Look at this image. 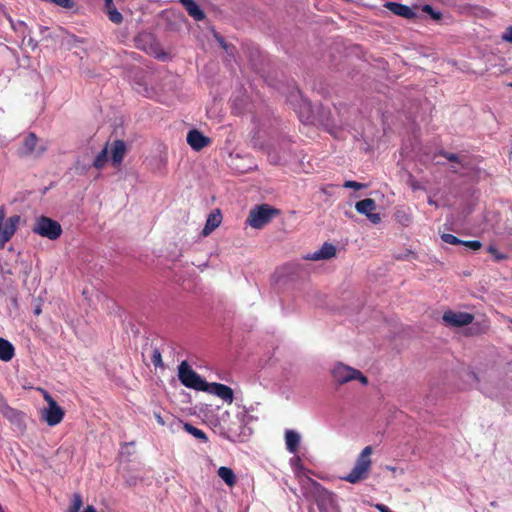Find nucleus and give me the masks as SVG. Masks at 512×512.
Here are the masks:
<instances>
[{
	"label": "nucleus",
	"mask_w": 512,
	"mask_h": 512,
	"mask_svg": "<svg viewBox=\"0 0 512 512\" xmlns=\"http://www.w3.org/2000/svg\"><path fill=\"white\" fill-rule=\"evenodd\" d=\"M5 209L0 207V245L4 246L14 235L20 216L14 215L5 220Z\"/></svg>",
	"instance_id": "nucleus-10"
},
{
	"label": "nucleus",
	"mask_w": 512,
	"mask_h": 512,
	"mask_svg": "<svg viewBox=\"0 0 512 512\" xmlns=\"http://www.w3.org/2000/svg\"><path fill=\"white\" fill-rule=\"evenodd\" d=\"M301 121H303V122H304V120H303L302 118H301ZM305 122H310V123H311V122H312V120L310 119V117H307V118L305 119Z\"/></svg>",
	"instance_id": "nucleus-49"
},
{
	"label": "nucleus",
	"mask_w": 512,
	"mask_h": 512,
	"mask_svg": "<svg viewBox=\"0 0 512 512\" xmlns=\"http://www.w3.org/2000/svg\"><path fill=\"white\" fill-rule=\"evenodd\" d=\"M300 440V435L297 432L290 430V454H297L298 452H300Z\"/></svg>",
	"instance_id": "nucleus-27"
},
{
	"label": "nucleus",
	"mask_w": 512,
	"mask_h": 512,
	"mask_svg": "<svg viewBox=\"0 0 512 512\" xmlns=\"http://www.w3.org/2000/svg\"><path fill=\"white\" fill-rule=\"evenodd\" d=\"M157 421H158V423H160L161 425H164V421H163V419L161 418V416H159V415L157 416Z\"/></svg>",
	"instance_id": "nucleus-45"
},
{
	"label": "nucleus",
	"mask_w": 512,
	"mask_h": 512,
	"mask_svg": "<svg viewBox=\"0 0 512 512\" xmlns=\"http://www.w3.org/2000/svg\"><path fill=\"white\" fill-rule=\"evenodd\" d=\"M511 322H512V320H511Z\"/></svg>",
	"instance_id": "nucleus-53"
},
{
	"label": "nucleus",
	"mask_w": 512,
	"mask_h": 512,
	"mask_svg": "<svg viewBox=\"0 0 512 512\" xmlns=\"http://www.w3.org/2000/svg\"><path fill=\"white\" fill-rule=\"evenodd\" d=\"M32 230L36 234L50 240H56L62 234L60 223L46 216L37 218Z\"/></svg>",
	"instance_id": "nucleus-6"
},
{
	"label": "nucleus",
	"mask_w": 512,
	"mask_h": 512,
	"mask_svg": "<svg viewBox=\"0 0 512 512\" xmlns=\"http://www.w3.org/2000/svg\"><path fill=\"white\" fill-rule=\"evenodd\" d=\"M290 98L294 96V93L292 91L289 92Z\"/></svg>",
	"instance_id": "nucleus-52"
},
{
	"label": "nucleus",
	"mask_w": 512,
	"mask_h": 512,
	"mask_svg": "<svg viewBox=\"0 0 512 512\" xmlns=\"http://www.w3.org/2000/svg\"><path fill=\"white\" fill-rule=\"evenodd\" d=\"M34 313L36 315L40 314L41 313V309L39 307H37L35 310H34Z\"/></svg>",
	"instance_id": "nucleus-48"
},
{
	"label": "nucleus",
	"mask_w": 512,
	"mask_h": 512,
	"mask_svg": "<svg viewBox=\"0 0 512 512\" xmlns=\"http://www.w3.org/2000/svg\"><path fill=\"white\" fill-rule=\"evenodd\" d=\"M83 504L82 497L80 494H74L72 503L67 512H79Z\"/></svg>",
	"instance_id": "nucleus-28"
},
{
	"label": "nucleus",
	"mask_w": 512,
	"mask_h": 512,
	"mask_svg": "<svg viewBox=\"0 0 512 512\" xmlns=\"http://www.w3.org/2000/svg\"><path fill=\"white\" fill-rule=\"evenodd\" d=\"M355 208L358 213L368 216L371 212L376 209V203L371 198H365L356 203Z\"/></svg>",
	"instance_id": "nucleus-21"
},
{
	"label": "nucleus",
	"mask_w": 512,
	"mask_h": 512,
	"mask_svg": "<svg viewBox=\"0 0 512 512\" xmlns=\"http://www.w3.org/2000/svg\"><path fill=\"white\" fill-rule=\"evenodd\" d=\"M306 463H312L306 449L302 452H298L297 454H293V457L290 459V466L295 477L298 479L300 486H302L303 478H311L309 474H311L312 471L305 467Z\"/></svg>",
	"instance_id": "nucleus-9"
},
{
	"label": "nucleus",
	"mask_w": 512,
	"mask_h": 512,
	"mask_svg": "<svg viewBox=\"0 0 512 512\" xmlns=\"http://www.w3.org/2000/svg\"><path fill=\"white\" fill-rule=\"evenodd\" d=\"M422 11L429 14L432 19L434 20H441L442 19V13L439 11H435L431 5H424L422 7Z\"/></svg>",
	"instance_id": "nucleus-30"
},
{
	"label": "nucleus",
	"mask_w": 512,
	"mask_h": 512,
	"mask_svg": "<svg viewBox=\"0 0 512 512\" xmlns=\"http://www.w3.org/2000/svg\"><path fill=\"white\" fill-rule=\"evenodd\" d=\"M301 491L303 496L314 501L321 512H327L334 506L335 495L312 478H303Z\"/></svg>",
	"instance_id": "nucleus-1"
},
{
	"label": "nucleus",
	"mask_w": 512,
	"mask_h": 512,
	"mask_svg": "<svg viewBox=\"0 0 512 512\" xmlns=\"http://www.w3.org/2000/svg\"><path fill=\"white\" fill-rule=\"evenodd\" d=\"M178 378L184 386L198 391H205L208 384L185 360L178 367Z\"/></svg>",
	"instance_id": "nucleus-5"
},
{
	"label": "nucleus",
	"mask_w": 512,
	"mask_h": 512,
	"mask_svg": "<svg viewBox=\"0 0 512 512\" xmlns=\"http://www.w3.org/2000/svg\"><path fill=\"white\" fill-rule=\"evenodd\" d=\"M184 430L191 434L192 436H194L195 438L203 441V442H207L208 441V438H207V435L205 434L204 431H202L201 429L193 426L192 424L190 423H185L184 424Z\"/></svg>",
	"instance_id": "nucleus-24"
},
{
	"label": "nucleus",
	"mask_w": 512,
	"mask_h": 512,
	"mask_svg": "<svg viewBox=\"0 0 512 512\" xmlns=\"http://www.w3.org/2000/svg\"><path fill=\"white\" fill-rule=\"evenodd\" d=\"M374 507L379 511V512H392L390 510V508L384 504H381V503H377L374 505Z\"/></svg>",
	"instance_id": "nucleus-41"
},
{
	"label": "nucleus",
	"mask_w": 512,
	"mask_h": 512,
	"mask_svg": "<svg viewBox=\"0 0 512 512\" xmlns=\"http://www.w3.org/2000/svg\"><path fill=\"white\" fill-rule=\"evenodd\" d=\"M218 42L223 47V49L229 54L233 55L235 48L232 45H228L222 37H217Z\"/></svg>",
	"instance_id": "nucleus-37"
},
{
	"label": "nucleus",
	"mask_w": 512,
	"mask_h": 512,
	"mask_svg": "<svg viewBox=\"0 0 512 512\" xmlns=\"http://www.w3.org/2000/svg\"><path fill=\"white\" fill-rule=\"evenodd\" d=\"M151 361H152V363H153V365H154L155 367H161V368H163V367H164L163 362H162L161 353H160V351H159V349H158V348H155V349L153 350V354H152V357H151Z\"/></svg>",
	"instance_id": "nucleus-32"
},
{
	"label": "nucleus",
	"mask_w": 512,
	"mask_h": 512,
	"mask_svg": "<svg viewBox=\"0 0 512 512\" xmlns=\"http://www.w3.org/2000/svg\"><path fill=\"white\" fill-rule=\"evenodd\" d=\"M373 453L372 446H366L358 455L355 465L346 476L342 479L351 484H356L366 480L372 466L371 455Z\"/></svg>",
	"instance_id": "nucleus-2"
},
{
	"label": "nucleus",
	"mask_w": 512,
	"mask_h": 512,
	"mask_svg": "<svg viewBox=\"0 0 512 512\" xmlns=\"http://www.w3.org/2000/svg\"><path fill=\"white\" fill-rule=\"evenodd\" d=\"M385 7L397 16H401L405 19L416 18V13L407 5L397 2H387Z\"/></svg>",
	"instance_id": "nucleus-16"
},
{
	"label": "nucleus",
	"mask_w": 512,
	"mask_h": 512,
	"mask_svg": "<svg viewBox=\"0 0 512 512\" xmlns=\"http://www.w3.org/2000/svg\"><path fill=\"white\" fill-rule=\"evenodd\" d=\"M43 396L47 407L42 410V418L49 426H55L62 421L64 411L48 392L43 391Z\"/></svg>",
	"instance_id": "nucleus-8"
},
{
	"label": "nucleus",
	"mask_w": 512,
	"mask_h": 512,
	"mask_svg": "<svg viewBox=\"0 0 512 512\" xmlns=\"http://www.w3.org/2000/svg\"><path fill=\"white\" fill-rule=\"evenodd\" d=\"M221 221H222L221 212L219 209H215L208 215L206 224L202 230V235L208 236L209 234H211L217 227H219V225L221 224Z\"/></svg>",
	"instance_id": "nucleus-18"
},
{
	"label": "nucleus",
	"mask_w": 512,
	"mask_h": 512,
	"mask_svg": "<svg viewBox=\"0 0 512 512\" xmlns=\"http://www.w3.org/2000/svg\"><path fill=\"white\" fill-rule=\"evenodd\" d=\"M488 328H489V326L487 324H485L483 329H482V332H485Z\"/></svg>",
	"instance_id": "nucleus-51"
},
{
	"label": "nucleus",
	"mask_w": 512,
	"mask_h": 512,
	"mask_svg": "<svg viewBox=\"0 0 512 512\" xmlns=\"http://www.w3.org/2000/svg\"><path fill=\"white\" fill-rule=\"evenodd\" d=\"M487 251L493 256L494 260L497 262L506 260L508 258L507 254L499 251L494 245H490Z\"/></svg>",
	"instance_id": "nucleus-29"
},
{
	"label": "nucleus",
	"mask_w": 512,
	"mask_h": 512,
	"mask_svg": "<svg viewBox=\"0 0 512 512\" xmlns=\"http://www.w3.org/2000/svg\"><path fill=\"white\" fill-rule=\"evenodd\" d=\"M443 321L452 327H463L471 324L474 320V315L467 312H455L448 310L443 314Z\"/></svg>",
	"instance_id": "nucleus-12"
},
{
	"label": "nucleus",
	"mask_w": 512,
	"mask_h": 512,
	"mask_svg": "<svg viewBox=\"0 0 512 512\" xmlns=\"http://www.w3.org/2000/svg\"><path fill=\"white\" fill-rule=\"evenodd\" d=\"M15 355V349L11 342L0 337V360L10 361Z\"/></svg>",
	"instance_id": "nucleus-20"
},
{
	"label": "nucleus",
	"mask_w": 512,
	"mask_h": 512,
	"mask_svg": "<svg viewBox=\"0 0 512 512\" xmlns=\"http://www.w3.org/2000/svg\"><path fill=\"white\" fill-rule=\"evenodd\" d=\"M461 245H463L473 251H477L482 247V243L478 240H469V241L462 240Z\"/></svg>",
	"instance_id": "nucleus-35"
},
{
	"label": "nucleus",
	"mask_w": 512,
	"mask_h": 512,
	"mask_svg": "<svg viewBox=\"0 0 512 512\" xmlns=\"http://www.w3.org/2000/svg\"><path fill=\"white\" fill-rule=\"evenodd\" d=\"M108 161V148L105 146L101 152L95 157L93 166L97 169H101L105 166Z\"/></svg>",
	"instance_id": "nucleus-26"
},
{
	"label": "nucleus",
	"mask_w": 512,
	"mask_h": 512,
	"mask_svg": "<svg viewBox=\"0 0 512 512\" xmlns=\"http://www.w3.org/2000/svg\"><path fill=\"white\" fill-rule=\"evenodd\" d=\"M440 154L442 156H444L450 162L458 163L460 161L457 154L449 153V152H441Z\"/></svg>",
	"instance_id": "nucleus-38"
},
{
	"label": "nucleus",
	"mask_w": 512,
	"mask_h": 512,
	"mask_svg": "<svg viewBox=\"0 0 512 512\" xmlns=\"http://www.w3.org/2000/svg\"><path fill=\"white\" fill-rule=\"evenodd\" d=\"M204 392L216 395L224 402L231 404L234 399L233 390L221 383H208Z\"/></svg>",
	"instance_id": "nucleus-13"
},
{
	"label": "nucleus",
	"mask_w": 512,
	"mask_h": 512,
	"mask_svg": "<svg viewBox=\"0 0 512 512\" xmlns=\"http://www.w3.org/2000/svg\"><path fill=\"white\" fill-rule=\"evenodd\" d=\"M28 46H30L33 50H35L38 47V42L34 40L32 37H29L27 40Z\"/></svg>",
	"instance_id": "nucleus-42"
},
{
	"label": "nucleus",
	"mask_w": 512,
	"mask_h": 512,
	"mask_svg": "<svg viewBox=\"0 0 512 512\" xmlns=\"http://www.w3.org/2000/svg\"><path fill=\"white\" fill-rule=\"evenodd\" d=\"M47 30V27L45 26H40V33L41 34H44V32Z\"/></svg>",
	"instance_id": "nucleus-46"
},
{
	"label": "nucleus",
	"mask_w": 512,
	"mask_h": 512,
	"mask_svg": "<svg viewBox=\"0 0 512 512\" xmlns=\"http://www.w3.org/2000/svg\"><path fill=\"white\" fill-rule=\"evenodd\" d=\"M180 3L185 7L188 14L196 21H201L205 18L204 12L200 9L198 4L194 0H179Z\"/></svg>",
	"instance_id": "nucleus-19"
},
{
	"label": "nucleus",
	"mask_w": 512,
	"mask_h": 512,
	"mask_svg": "<svg viewBox=\"0 0 512 512\" xmlns=\"http://www.w3.org/2000/svg\"><path fill=\"white\" fill-rule=\"evenodd\" d=\"M105 2L107 6H110L112 4V0H105Z\"/></svg>",
	"instance_id": "nucleus-50"
},
{
	"label": "nucleus",
	"mask_w": 512,
	"mask_h": 512,
	"mask_svg": "<svg viewBox=\"0 0 512 512\" xmlns=\"http://www.w3.org/2000/svg\"><path fill=\"white\" fill-rule=\"evenodd\" d=\"M186 140L189 146L195 151H200L211 143L210 138L206 137L197 129L190 130Z\"/></svg>",
	"instance_id": "nucleus-14"
},
{
	"label": "nucleus",
	"mask_w": 512,
	"mask_h": 512,
	"mask_svg": "<svg viewBox=\"0 0 512 512\" xmlns=\"http://www.w3.org/2000/svg\"><path fill=\"white\" fill-rule=\"evenodd\" d=\"M502 39L506 42L512 43V26L508 27L502 35Z\"/></svg>",
	"instance_id": "nucleus-39"
},
{
	"label": "nucleus",
	"mask_w": 512,
	"mask_h": 512,
	"mask_svg": "<svg viewBox=\"0 0 512 512\" xmlns=\"http://www.w3.org/2000/svg\"><path fill=\"white\" fill-rule=\"evenodd\" d=\"M428 203H429L430 205L437 206V203H436L435 201H433L432 199H429V200H428Z\"/></svg>",
	"instance_id": "nucleus-47"
},
{
	"label": "nucleus",
	"mask_w": 512,
	"mask_h": 512,
	"mask_svg": "<svg viewBox=\"0 0 512 512\" xmlns=\"http://www.w3.org/2000/svg\"><path fill=\"white\" fill-rule=\"evenodd\" d=\"M49 2L64 9H72L75 5L72 0H49Z\"/></svg>",
	"instance_id": "nucleus-34"
},
{
	"label": "nucleus",
	"mask_w": 512,
	"mask_h": 512,
	"mask_svg": "<svg viewBox=\"0 0 512 512\" xmlns=\"http://www.w3.org/2000/svg\"><path fill=\"white\" fill-rule=\"evenodd\" d=\"M343 187L344 188H352V189H355V190H360V189L365 187V184H362V183H359V182H356V181H352V180H348V181L344 182Z\"/></svg>",
	"instance_id": "nucleus-36"
},
{
	"label": "nucleus",
	"mask_w": 512,
	"mask_h": 512,
	"mask_svg": "<svg viewBox=\"0 0 512 512\" xmlns=\"http://www.w3.org/2000/svg\"><path fill=\"white\" fill-rule=\"evenodd\" d=\"M336 255V247L331 243H324L322 247L315 251L314 253L308 254L305 259L318 261V260H328L333 258Z\"/></svg>",
	"instance_id": "nucleus-15"
},
{
	"label": "nucleus",
	"mask_w": 512,
	"mask_h": 512,
	"mask_svg": "<svg viewBox=\"0 0 512 512\" xmlns=\"http://www.w3.org/2000/svg\"><path fill=\"white\" fill-rule=\"evenodd\" d=\"M367 218L374 224H377L380 222L381 220V217L378 213H373L371 212L370 214H368Z\"/></svg>",
	"instance_id": "nucleus-40"
},
{
	"label": "nucleus",
	"mask_w": 512,
	"mask_h": 512,
	"mask_svg": "<svg viewBox=\"0 0 512 512\" xmlns=\"http://www.w3.org/2000/svg\"><path fill=\"white\" fill-rule=\"evenodd\" d=\"M46 150V144L43 142L39 143L36 135L34 133H29L28 136L25 137L19 153L22 156L40 157Z\"/></svg>",
	"instance_id": "nucleus-11"
},
{
	"label": "nucleus",
	"mask_w": 512,
	"mask_h": 512,
	"mask_svg": "<svg viewBox=\"0 0 512 512\" xmlns=\"http://www.w3.org/2000/svg\"><path fill=\"white\" fill-rule=\"evenodd\" d=\"M332 375L335 381L338 382L339 384H345L352 380H358L363 385L368 384V378L364 376L361 373V371L354 369L350 366L344 365L342 363L335 365V367L332 370Z\"/></svg>",
	"instance_id": "nucleus-7"
},
{
	"label": "nucleus",
	"mask_w": 512,
	"mask_h": 512,
	"mask_svg": "<svg viewBox=\"0 0 512 512\" xmlns=\"http://www.w3.org/2000/svg\"><path fill=\"white\" fill-rule=\"evenodd\" d=\"M441 239L445 242V243H448V244H451V245H461L462 243V240L457 238L456 236L452 235V234H449V233H444L441 235Z\"/></svg>",
	"instance_id": "nucleus-31"
},
{
	"label": "nucleus",
	"mask_w": 512,
	"mask_h": 512,
	"mask_svg": "<svg viewBox=\"0 0 512 512\" xmlns=\"http://www.w3.org/2000/svg\"><path fill=\"white\" fill-rule=\"evenodd\" d=\"M82 512H97V511L93 506L88 505Z\"/></svg>",
	"instance_id": "nucleus-43"
},
{
	"label": "nucleus",
	"mask_w": 512,
	"mask_h": 512,
	"mask_svg": "<svg viewBox=\"0 0 512 512\" xmlns=\"http://www.w3.org/2000/svg\"><path fill=\"white\" fill-rule=\"evenodd\" d=\"M284 441L286 446L288 447V428L284 430Z\"/></svg>",
	"instance_id": "nucleus-44"
},
{
	"label": "nucleus",
	"mask_w": 512,
	"mask_h": 512,
	"mask_svg": "<svg viewBox=\"0 0 512 512\" xmlns=\"http://www.w3.org/2000/svg\"><path fill=\"white\" fill-rule=\"evenodd\" d=\"M126 144L122 140H115L111 145V161L115 167H118L125 156Z\"/></svg>",
	"instance_id": "nucleus-17"
},
{
	"label": "nucleus",
	"mask_w": 512,
	"mask_h": 512,
	"mask_svg": "<svg viewBox=\"0 0 512 512\" xmlns=\"http://www.w3.org/2000/svg\"><path fill=\"white\" fill-rule=\"evenodd\" d=\"M108 17H109L110 21H112L113 23H116V24L121 23L123 20L122 14L119 11H117L116 9H110L108 11Z\"/></svg>",
	"instance_id": "nucleus-33"
},
{
	"label": "nucleus",
	"mask_w": 512,
	"mask_h": 512,
	"mask_svg": "<svg viewBox=\"0 0 512 512\" xmlns=\"http://www.w3.org/2000/svg\"><path fill=\"white\" fill-rule=\"evenodd\" d=\"M373 453L372 446H366L358 455L355 465L346 476L342 479L351 484H356L366 480L372 466L371 455Z\"/></svg>",
	"instance_id": "nucleus-3"
},
{
	"label": "nucleus",
	"mask_w": 512,
	"mask_h": 512,
	"mask_svg": "<svg viewBox=\"0 0 512 512\" xmlns=\"http://www.w3.org/2000/svg\"><path fill=\"white\" fill-rule=\"evenodd\" d=\"M10 24L12 29L20 34L23 37V41L25 40L27 34L30 33V30L28 29L26 23L22 20H13L12 18H9Z\"/></svg>",
	"instance_id": "nucleus-23"
},
{
	"label": "nucleus",
	"mask_w": 512,
	"mask_h": 512,
	"mask_svg": "<svg viewBox=\"0 0 512 512\" xmlns=\"http://www.w3.org/2000/svg\"><path fill=\"white\" fill-rule=\"evenodd\" d=\"M278 214L279 211L268 204L257 205L250 210L246 224L252 228L261 229Z\"/></svg>",
	"instance_id": "nucleus-4"
},
{
	"label": "nucleus",
	"mask_w": 512,
	"mask_h": 512,
	"mask_svg": "<svg viewBox=\"0 0 512 512\" xmlns=\"http://www.w3.org/2000/svg\"><path fill=\"white\" fill-rule=\"evenodd\" d=\"M0 412L8 419H14L17 411L9 407L3 396L0 394Z\"/></svg>",
	"instance_id": "nucleus-25"
},
{
	"label": "nucleus",
	"mask_w": 512,
	"mask_h": 512,
	"mask_svg": "<svg viewBox=\"0 0 512 512\" xmlns=\"http://www.w3.org/2000/svg\"><path fill=\"white\" fill-rule=\"evenodd\" d=\"M217 474L229 487H232L236 484V476L231 468L221 466L218 469Z\"/></svg>",
	"instance_id": "nucleus-22"
}]
</instances>
